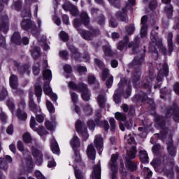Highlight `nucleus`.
<instances>
[{"label": "nucleus", "mask_w": 179, "mask_h": 179, "mask_svg": "<svg viewBox=\"0 0 179 179\" xmlns=\"http://www.w3.org/2000/svg\"><path fill=\"white\" fill-rule=\"evenodd\" d=\"M22 138L25 143H30V142H31V136L28 132L24 133Z\"/></svg>", "instance_id": "obj_46"}, {"label": "nucleus", "mask_w": 179, "mask_h": 179, "mask_svg": "<svg viewBox=\"0 0 179 179\" xmlns=\"http://www.w3.org/2000/svg\"><path fill=\"white\" fill-rule=\"evenodd\" d=\"M150 39L152 41V45H150V51L155 54V57H157V50H156V48H155V45H157L159 47V50L164 53L166 54L167 50H166V48L163 46V41L162 38H159L157 36V34H155V31H152L151 32V36Z\"/></svg>", "instance_id": "obj_4"}, {"label": "nucleus", "mask_w": 179, "mask_h": 179, "mask_svg": "<svg viewBox=\"0 0 179 179\" xmlns=\"http://www.w3.org/2000/svg\"><path fill=\"white\" fill-rule=\"evenodd\" d=\"M142 62H143V56H137L134 58L131 66H133L134 69H138V68H140L142 65Z\"/></svg>", "instance_id": "obj_21"}, {"label": "nucleus", "mask_w": 179, "mask_h": 179, "mask_svg": "<svg viewBox=\"0 0 179 179\" xmlns=\"http://www.w3.org/2000/svg\"><path fill=\"white\" fill-rule=\"evenodd\" d=\"M9 30V18L8 15H2L0 17V34L1 33H8ZM6 47V40L5 37L0 35V48H5Z\"/></svg>", "instance_id": "obj_5"}, {"label": "nucleus", "mask_w": 179, "mask_h": 179, "mask_svg": "<svg viewBox=\"0 0 179 179\" xmlns=\"http://www.w3.org/2000/svg\"><path fill=\"white\" fill-rule=\"evenodd\" d=\"M139 157L141 163H149V156L146 150H140Z\"/></svg>", "instance_id": "obj_25"}, {"label": "nucleus", "mask_w": 179, "mask_h": 179, "mask_svg": "<svg viewBox=\"0 0 179 179\" xmlns=\"http://www.w3.org/2000/svg\"><path fill=\"white\" fill-rule=\"evenodd\" d=\"M36 119H34V117L31 116L30 120V127L31 128V129H33L34 131H36V132H38V135H40L41 136H44V135L48 134V131H47V130L44 129V127L41 126L39 127L40 129H37V127H36Z\"/></svg>", "instance_id": "obj_11"}, {"label": "nucleus", "mask_w": 179, "mask_h": 179, "mask_svg": "<svg viewBox=\"0 0 179 179\" xmlns=\"http://www.w3.org/2000/svg\"><path fill=\"white\" fill-rule=\"evenodd\" d=\"M35 94L38 98V103H40V101H41V95L43 94V90H41V87L40 85L35 86Z\"/></svg>", "instance_id": "obj_32"}, {"label": "nucleus", "mask_w": 179, "mask_h": 179, "mask_svg": "<svg viewBox=\"0 0 179 179\" xmlns=\"http://www.w3.org/2000/svg\"><path fill=\"white\" fill-rule=\"evenodd\" d=\"M97 103L101 108L106 106V101H107V99L106 98V94L104 92L98 95L96 99Z\"/></svg>", "instance_id": "obj_19"}, {"label": "nucleus", "mask_w": 179, "mask_h": 179, "mask_svg": "<svg viewBox=\"0 0 179 179\" xmlns=\"http://www.w3.org/2000/svg\"><path fill=\"white\" fill-rule=\"evenodd\" d=\"M51 149L52 152L55 153V155H59V147L58 146V143L55 139H52L51 141Z\"/></svg>", "instance_id": "obj_27"}, {"label": "nucleus", "mask_w": 179, "mask_h": 179, "mask_svg": "<svg viewBox=\"0 0 179 179\" xmlns=\"http://www.w3.org/2000/svg\"><path fill=\"white\" fill-rule=\"evenodd\" d=\"M10 86L14 90H17V77L15 75H11L10 77Z\"/></svg>", "instance_id": "obj_26"}, {"label": "nucleus", "mask_w": 179, "mask_h": 179, "mask_svg": "<svg viewBox=\"0 0 179 179\" xmlns=\"http://www.w3.org/2000/svg\"><path fill=\"white\" fill-rule=\"evenodd\" d=\"M126 167L131 171L136 170V164L131 160H127L126 162Z\"/></svg>", "instance_id": "obj_36"}, {"label": "nucleus", "mask_w": 179, "mask_h": 179, "mask_svg": "<svg viewBox=\"0 0 179 179\" xmlns=\"http://www.w3.org/2000/svg\"><path fill=\"white\" fill-rule=\"evenodd\" d=\"M151 82L152 78H150V77H147L142 81L143 89H147L148 93H149L150 89H152V85H150Z\"/></svg>", "instance_id": "obj_22"}, {"label": "nucleus", "mask_w": 179, "mask_h": 179, "mask_svg": "<svg viewBox=\"0 0 179 179\" xmlns=\"http://www.w3.org/2000/svg\"><path fill=\"white\" fill-rule=\"evenodd\" d=\"M60 38L63 41H68L69 37L65 31L60 32Z\"/></svg>", "instance_id": "obj_57"}, {"label": "nucleus", "mask_w": 179, "mask_h": 179, "mask_svg": "<svg viewBox=\"0 0 179 179\" xmlns=\"http://www.w3.org/2000/svg\"><path fill=\"white\" fill-rule=\"evenodd\" d=\"M12 162V157L6 155L5 158H0V169L6 171L8 170V163Z\"/></svg>", "instance_id": "obj_14"}, {"label": "nucleus", "mask_w": 179, "mask_h": 179, "mask_svg": "<svg viewBox=\"0 0 179 179\" xmlns=\"http://www.w3.org/2000/svg\"><path fill=\"white\" fill-rule=\"evenodd\" d=\"M155 121L157 124H158V125L161 127V128H164V122L166 121V120L164 119V117H163V116L157 115L155 117Z\"/></svg>", "instance_id": "obj_34"}, {"label": "nucleus", "mask_w": 179, "mask_h": 179, "mask_svg": "<svg viewBox=\"0 0 179 179\" xmlns=\"http://www.w3.org/2000/svg\"><path fill=\"white\" fill-rule=\"evenodd\" d=\"M123 86H127V83H125V79H122L120 80V82L118 84L119 90H117L115 92L114 100L117 104L121 103V95L122 94V92H121V89H122Z\"/></svg>", "instance_id": "obj_12"}, {"label": "nucleus", "mask_w": 179, "mask_h": 179, "mask_svg": "<svg viewBox=\"0 0 179 179\" xmlns=\"http://www.w3.org/2000/svg\"><path fill=\"white\" fill-rule=\"evenodd\" d=\"M70 12L73 16H76L78 15V8L75 6H70Z\"/></svg>", "instance_id": "obj_56"}, {"label": "nucleus", "mask_w": 179, "mask_h": 179, "mask_svg": "<svg viewBox=\"0 0 179 179\" xmlns=\"http://www.w3.org/2000/svg\"><path fill=\"white\" fill-rule=\"evenodd\" d=\"M69 87H70V89H73L74 90H79V92H81V97L85 101H89V100H90V91L87 88V85L86 84L80 83L78 85L73 83V82L71 81L69 83Z\"/></svg>", "instance_id": "obj_3"}, {"label": "nucleus", "mask_w": 179, "mask_h": 179, "mask_svg": "<svg viewBox=\"0 0 179 179\" xmlns=\"http://www.w3.org/2000/svg\"><path fill=\"white\" fill-rule=\"evenodd\" d=\"M124 41L125 42L120 41L117 45V50H120V51H122L124 50V47H125V44H128L129 38H128V36H124Z\"/></svg>", "instance_id": "obj_38"}, {"label": "nucleus", "mask_w": 179, "mask_h": 179, "mask_svg": "<svg viewBox=\"0 0 179 179\" xmlns=\"http://www.w3.org/2000/svg\"><path fill=\"white\" fill-rule=\"evenodd\" d=\"M55 126V123L50 122V120H48L45 122V127L49 131H52L54 129V127Z\"/></svg>", "instance_id": "obj_51"}, {"label": "nucleus", "mask_w": 179, "mask_h": 179, "mask_svg": "<svg viewBox=\"0 0 179 179\" xmlns=\"http://www.w3.org/2000/svg\"><path fill=\"white\" fill-rule=\"evenodd\" d=\"M165 13L168 19H171V17H173V6L169 5L166 7Z\"/></svg>", "instance_id": "obj_41"}, {"label": "nucleus", "mask_w": 179, "mask_h": 179, "mask_svg": "<svg viewBox=\"0 0 179 179\" xmlns=\"http://www.w3.org/2000/svg\"><path fill=\"white\" fill-rule=\"evenodd\" d=\"M69 49H70V51L72 52L73 54V58H78V57L80 55L79 54V52H78V50L76 49L75 46L73 45H70L69 46Z\"/></svg>", "instance_id": "obj_44"}, {"label": "nucleus", "mask_w": 179, "mask_h": 179, "mask_svg": "<svg viewBox=\"0 0 179 179\" xmlns=\"http://www.w3.org/2000/svg\"><path fill=\"white\" fill-rule=\"evenodd\" d=\"M80 132L83 141H87V138H89V134H87V130L85 129L84 131H81Z\"/></svg>", "instance_id": "obj_55"}, {"label": "nucleus", "mask_w": 179, "mask_h": 179, "mask_svg": "<svg viewBox=\"0 0 179 179\" xmlns=\"http://www.w3.org/2000/svg\"><path fill=\"white\" fill-rule=\"evenodd\" d=\"M82 26V21L80 20H75L74 21V27L77 29L79 34H80L81 37L84 38V40H93V37H96V36H99L100 34V30L96 28H90L89 31H85L83 29H79Z\"/></svg>", "instance_id": "obj_1"}, {"label": "nucleus", "mask_w": 179, "mask_h": 179, "mask_svg": "<svg viewBox=\"0 0 179 179\" xmlns=\"http://www.w3.org/2000/svg\"><path fill=\"white\" fill-rule=\"evenodd\" d=\"M40 48L38 47H34L31 50V55L34 59L36 58H38V57H40Z\"/></svg>", "instance_id": "obj_40"}, {"label": "nucleus", "mask_w": 179, "mask_h": 179, "mask_svg": "<svg viewBox=\"0 0 179 179\" xmlns=\"http://www.w3.org/2000/svg\"><path fill=\"white\" fill-rule=\"evenodd\" d=\"M81 19L85 26H87V24H89V22H90V19L89 18V15L86 12L83 11L81 13Z\"/></svg>", "instance_id": "obj_37"}, {"label": "nucleus", "mask_w": 179, "mask_h": 179, "mask_svg": "<svg viewBox=\"0 0 179 179\" xmlns=\"http://www.w3.org/2000/svg\"><path fill=\"white\" fill-rule=\"evenodd\" d=\"M33 71L34 75H38L40 73V64L36 63L34 65Z\"/></svg>", "instance_id": "obj_52"}, {"label": "nucleus", "mask_w": 179, "mask_h": 179, "mask_svg": "<svg viewBox=\"0 0 179 179\" xmlns=\"http://www.w3.org/2000/svg\"><path fill=\"white\" fill-rule=\"evenodd\" d=\"M126 145L129 150H127V159H135L136 156V147L135 140L131 135L125 136Z\"/></svg>", "instance_id": "obj_6"}, {"label": "nucleus", "mask_w": 179, "mask_h": 179, "mask_svg": "<svg viewBox=\"0 0 179 179\" xmlns=\"http://www.w3.org/2000/svg\"><path fill=\"white\" fill-rule=\"evenodd\" d=\"M144 171H145V176H147V178L149 179L150 178V177H152V171L150 170H149V168L145 167L144 168Z\"/></svg>", "instance_id": "obj_62"}, {"label": "nucleus", "mask_w": 179, "mask_h": 179, "mask_svg": "<svg viewBox=\"0 0 179 179\" xmlns=\"http://www.w3.org/2000/svg\"><path fill=\"white\" fill-rule=\"evenodd\" d=\"M8 96V92L6 90L3 89L2 92L0 94V101H3V100H5V97Z\"/></svg>", "instance_id": "obj_59"}, {"label": "nucleus", "mask_w": 179, "mask_h": 179, "mask_svg": "<svg viewBox=\"0 0 179 179\" xmlns=\"http://www.w3.org/2000/svg\"><path fill=\"white\" fill-rule=\"evenodd\" d=\"M73 159L76 163H79L82 162V157H80V153L78 150L74 151V157Z\"/></svg>", "instance_id": "obj_47"}, {"label": "nucleus", "mask_w": 179, "mask_h": 179, "mask_svg": "<svg viewBox=\"0 0 179 179\" xmlns=\"http://www.w3.org/2000/svg\"><path fill=\"white\" fill-rule=\"evenodd\" d=\"M15 65L17 68V71L21 73V75L24 73V72L29 69V66L23 65L22 63H16Z\"/></svg>", "instance_id": "obj_31"}, {"label": "nucleus", "mask_w": 179, "mask_h": 179, "mask_svg": "<svg viewBox=\"0 0 179 179\" xmlns=\"http://www.w3.org/2000/svg\"><path fill=\"white\" fill-rule=\"evenodd\" d=\"M11 41L18 45L22 44V41H20V34H19V32H15L11 37Z\"/></svg>", "instance_id": "obj_29"}, {"label": "nucleus", "mask_w": 179, "mask_h": 179, "mask_svg": "<svg viewBox=\"0 0 179 179\" xmlns=\"http://www.w3.org/2000/svg\"><path fill=\"white\" fill-rule=\"evenodd\" d=\"M87 155L91 160H94L96 159V149L93 144H90L87 148Z\"/></svg>", "instance_id": "obj_18"}, {"label": "nucleus", "mask_w": 179, "mask_h": 179, "mask_svg": "<svg viewBox=\"0 0 179 179\" xmlns=\"http://www.w3.org/2000/svg\"><path fill=\"white\" fill-rule=\"evenodd\" d=\"M94 64L95 65L99 66V68H100L101 69H103V68H104V64L103 63V62L100 61L99 59H94Z\"/></svg>", "instance_id": "obj_58"}, {"label": "nucleus", "mask_w": 179, "mask_h": 179, "mask_svg": "<svg viewBox=\"0 0 179 179\" xmlns=\"http://www.w3.org/2000/svg\"><path fill=\"white\" fill-rule=\"evenodd\" d=\"M84 124L80 120H78L76 123V128L78 132H82V129L83 128Z\"/></svg>", "instance_id": "obj_50"}, {"label": "nucleus", "mask_w": 179, "mask_h": 179, "mask_svg": "<svg viewBox=\"0 0 179 179\" xmlns=\"http://www.w3.org/2000/svg\"><path fill=\"white\" fill-rule=\"evenodd\" d=\"M16 115L21 121H26V120H27V113L20 109L17 110Z\"/></svg>", "instance_id": "obj_30"}, {"label": "nucleus", "mask_w": 179, "mask_h": 179, "mask_svg": "<svg viewBox=\"0 0 179 179\" xmlns=\"http://www.w3.org/2000/svg\"><path fill=\"white\" fill-rule=\"evenodd\" d=\"M29 107L31 110L33 111V113H37V110H38V107L36 103H34V101L33 100V92H29Z\"/></svg>", "instance_id": "obj_23"}, {"label": "nucleus", "mask_w": 179, "mask_h": 179, "mask_svg": "<svg viewBox=\"0 0 179 179\" xmlns=\"http://www.w3.org/2000/svg\"><path fill=\"white\" fill-rule=\"evenodd\" d=\"M168 47L169 52H173V33L168 34Z\"/></svg>", "instance_id": "obj_33"}, {"label": "nucleus", "mask_w": 179, "mask_h": 179, "mask_svg": "<svg viewBox=\"0 0 179 179\" xmlns=\"http://www.w3.org/2000/svg\"><path fill=\"white\" fill-rule=\"evenodd\" d=\"M83 111L85 114H86L87 115H90V114H92V108L90 107V105L87 104L85 106H83Z\"/></svg>", "instance_id": "obj_48"}, {"label": "nucleus", "mask_w": 179, "mask_h": 179, "mask_svg": "<svg viewBox=\"0 0 179 179\" xmlns=\"http://www.w3.org/2000/svg\"><path fill=\"white\" fill-rule=\"evenodd\" d=\"M118 159V154L113 155L111 157V162L110 166L112 170V179H117V173H118V163L117 160Z\"/></svg>", "instance_id": "obj_10"}, {"label": "nucleus", "mask_w": 179, "mask_h": 179, "mask_svg": "<svg viewBox=\"0 0 179 179\" xmlns=\"http://www.w3.org/2000/svg\"><path fill=\"white\" fill-rule=\"evenodd\" d=\"M96 124H98L99 125H103L105 131H108V129H110V125L108 124V122H107V120L101 121L99 120L96 122Z\"/></svg>", "instance_id": "obj_43"}, {"label": "nucleus", "mask_w": 179, "mask_h": 179, "mask_svg": "<svg viewBox=\"0 0 179 179\" xmlns=\"http://www.w3.org/2000/svg\"><path fill=\"white\" fill-rule=\"evenodd\" d=\"M71 145L73 148H79V146H80L79 138L76 136H73L71 139Z\"/></svg>", "instance_id": "obj_35"}, {"label": "nucleus", "mask_w": 179, "mask_h": 179, "mask_svg": "<svg viewBox=\"0 0 179 179\" xmlns=\"http://www.w3.org/2000/svg\"><path fill=\"white\" fill-rule=\"evenodd\" d=\"M43 77L46 80L51 81L52 78V73H51V70L46 69L43 71ZM43 92L47 96H50L51 100L52 101H57L58 100V96L57 94L52 92V89L50 87V82H45L44 83Z\"/></svg>", "instance_id": "obj_2"}, {"label": "nucleus", "mask_w": 179, "mask_h": 179, "mask_svg": "<svg viewBox=\"0 0 179 179\" xmlns=\"http://www.w3.org/2000/svg\"><path fill=\"white\" fill-rule=\"evenodd\" d=\"M35 27L36 24H33V22L29 19L24 20L21 24V27L23 29V30H29V29H31V27Z\"/></svg>", "instance_id": "obj_20"}, {"label": "nucleus", "mask_w": 179, "mask_h": 179, "mask_svg": "<svg viewBox=\"0 0 179 179\" xmlns=\"http://www.w3.org/2000/svg\"><path fill=\"white\" fill-rule=\"evenodd\" d=\"M146 22H148V17L146 15H144L141 18L142 28L141 31V36L142 38L146 37V29H148V24H146Z\"/></svg>", "instance_id": "obj_17"}, {"label": "nucleus", "mask_w": 179, "mask_h": 179, "mask_svg": "<svg viewBox=\"0 0 179 179\" xmlns=\"http://www.w3.org/2000/svg\"><path fill=\"white\" fill-rule=\"evenodd\" d=\"M173 90L176 94L179 96V83H176L173 85Z\"/></svg>", "instance_id": "obj_64"}, {"label": "nucleus", "mask_w": 179, "mask_h": 179, "mask_svg": "<svg viewBox=\"0 0 179 179\" xmlns=\"http://www.w3.org/2000/svg\"><path fill=\"white\" fill-rule=\"evenodd\" d=\"M133 84L136 87H139V80L141 79V71H134L133 73Z\"/></svg>", "instance_id": "obj_24"}, {"label": "nucleus", "mask_w": 179, "mask_h": 179, "mask_svg": "<svg viewBox=\"0 0 179 179\" xmlns=\"http://www.w3.org/2000/svg\"><path fill=\"white\" fill-rule=\"evenodd\" d=\"M71 99L73 103H78V101L79 100V97L78 96V94L75 92H71Z\"/></svg>", "instance_id": "obj_60"}, {"label": "nucleus", "mask_w": 179, "mask_h": 179, "mask_svg": "<svg viewBox=\"0 0 179 179\" xmlns=\"http://www.w3.org/2000/svg\"><path fill=\"white\" fill-rule=\"evenodd\" d=\"M139 134L142 138H145L148 135V127H139L138 128Z\"/></svg>", "instance_id": "obj_45"}, {"label": "nucleus", "mask_w": 179, "mask_h": 179, "mask_svg": "<svg viewBox=\"0 0 179 179\" xmlns=\"http://www.w3.org/2000/svg\"><path fill=\"white\" fill-rule=\"evenodd\" d=\"M35 176L37 179H45V177L40 172V171H36L35 172Z\"/></svg>", "instance_id": "obj_63"}, {"label": "nucleus", "mask_w": 179, "mask_h": 179, "mask_svg": "<svg viewBox=\"0 0 179 179\" xmlns=\"http://www.w3.org/2000/svg\"><path fill=\"white\" fill-rule=\"evenodd\" d=\"M115 117L117 121H126L127 120V115L125 114L117 112L115 113Z\"/></svg>", "instance_id": "obj_39"}, {"label": "nucleus", "mask_w": 179, "mask_h": 179, "mask_svg": "<svg viewBox=\"0 0 179 179\" xmlns=\"http://www.w3.org/2000/svg\"><path fill=\"white\" fill-rule=\"evenodd\" d=\"M36 0H25L27 8L24 9L22 12V17H31V12L30 11V8L27 6H30Z\"/></svg>", "instance_id": "obj_15"}, {"label": "nucleus", "mask_w": 179, "mask_h": 179, "mask_svg": "<svg viewBox=\"0 0 179 179\" xmlns=\"http://www.w3.org/2000/svg\"><path fill=\"white\" fill-rule=\"evenodd\" d=\"M76 178L77 179H85L83 173L78 169L74 168ZM92 179H101V167L100 166V162L94 166L92 171Z\"/></svg>", "instance_id": "obj_7"}, {"label": "nucleus", "mask_w": 179, "mask_h": 179, "mask_svg": "<svg viewBox=\"0 0 179 179\" xmlns=\"http://www.w3.org/2000/svg\"><path fill=\"white\" fill-rule=\"evenodd\" d=\"M94 145L99 150V154L101 155V151L103 150V137L101 135H96L94 138Z\"/></svg>", "instance_id": "obj_16"}, {"label": "nucleus", "mask_w": 179, "mask_h": 179, "mask_svg": "<svg viewBox=\"0 0 179 179\" xmlns=\"http://www.w3.org/2000/svg\"><path fill=\"white\" fill-rule=\"evenodd\" d=\"M126 31L127 34H133L134 31H135V27L134 26V24H130L129 27H127Z\"/></svg>", "instance_id": "obj_53"}, {"label": "nucleus", "mask_w": 179, "mask_h": 179, "mask_svg": "<svg viewBox=\"0 0 179 179\" xmlns=\"http://www.w3.org/2000/svg\"><path fill=\"white\" fill-rule=\"evenodd\" d=\"M168 152L171 156H176V148L173 146V143H170L167 147Z\"/></svg>", "instance_id": "obj_42"}, {"label": "nucleus", "mask_w": 179, "mask_h": 179, "mask_svg": "<svg viewBox=\"0 0 179 179\" xmlns=\"http://www.w3.org/2000/svg\"><path fill=\"white\" fill-rule=\"evenodd\" d=\"M31 149L33 156L36 158V160H39V162H41V160H43V154L39 152L37 148H34V146H32Z\"/></svg>", "instance_id": "obj_28"}, {"label": "nucleus", "mask_w": 179, "mask_h": 179, "mask_svg": "<svg viewBox=\"0 0 179 179\" xmlns=\"http://www.w3.org/2000/svg\"><path fill=\"white\" fill-rule=\"evenodd\" d=\"M135 5V0H128L127 3H126L125 8L122 9L123 13H117L116 14V17L119 20H122V22H127V9H131V6Z\"/></svg>", "instance_id": "obj_8"}, {"label": "nucleus", "mask_w": 179, "mask_h": 179, "mask_svg": "<svg viewBox=\"0 0 179 179\" xmlns=\"http://www.w3.org/2000/svg\"><path fill=\"white\" fill-rule=\"evenodd\" d=\"M161 65V64H159ZM162 68L159 70L157 79L158 82H162L164 76H169V66L164 63L162 64Z\"/></svg>", "instance_id": "obj_13"}, {"label": "nucleus", "mask_w": 179, "mask_h": 179, "mask_svg": "<svg viewBox=\"0 0 179 179\" xmlns=\"http://www.w3.org/2000/svg\"><path fill=\"white\" fill-rule=\"evenodd\" d=\"M108 76H109L108 69H105L103 70V72H102V79L103 80H106L107 79Z\"/></svg>", "instance_id": "obj_61"}, {"label": "nucleus", "mask_w": 179, "mask_h": 179, "mask_svg": "<svg viewBox=\"0 0 179 179\" xmlns=\"http://www.w3.org/2000/svg\"><path fill=\"white\" fill-rule=\"evenodd\" d=\"M103 51L105 55H113V51L111 50V48L110 46H103Z\"/></svg>", "instance_id": "obj_54"}, {"label": "nucleus", "mask_w": 179, "mask_h": 179, "mask_svg": "<svg viewBox=\"0 0 179 179\" xmlns=\"http://www.w3.org/2000/svg\"><path fill=\"white\" fill-rule=\"evenodd\" d=\"M171 115H173V120L176 122H179V108L177 107V104L174 103L173 107H169L166 111V118H170Z\"/></svg>", "instance_id": "obj_9"}, {"label": "nucleus", "mask_w": 179, "mask_h": 179, "mask_svg": "<svg viewBox=\"0 0 179 179\" xmlns=\"http://www.w3.org/2000/svg\"><path fill=\"white\" fill-rule=\"evenodd\" d=\"M46 106L49 112L55 113V108H54V105H52V103L49 101H47Z\"/></svg>", "instance_id": "obj_49"}]
</instances>
